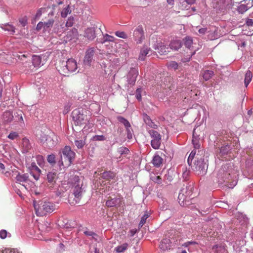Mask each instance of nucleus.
Instances as JSON below:
<instances>
[{"label":"nucleus","mask_w":253,"mask_h":253,"mask_svg":"<svg viewBox=\"0 0 253 253\" xmlns=\"http://www.w3.org/2000/svg\"><path fill=\"white\" fill-rule=\"evenodd\" d=\"M121 199L115 197L114 198L108 199L106 202V206L109 208L114 207H119L121 204Z\"/></svg>","instance_id":"17"},{"label":"nucleus","mask_w":253,"mask_h":253,"mask_svg":"<svg viewBox=\"0 0 253 253\" xmlns=\"http://www.w3.org/2000/svg\"><path fill=\"white\" fill-rule=\"evenodd\" d=\"M57 175L56 173L54 172H49L47 174V179L48 183L50 184L53 185L55 182V179L56 178Z\"/></svg>","instance_id":"33"},{"label":"nucleus","mask_w":253,"mask_h":253,"mask_svg":"<svg viewBox=\"0 0 253 253\" xmlns=\"http://www.w3.org/2000/svg\"><path fill=\"white\" fill-rule=\"evenodd\" d=\"M66 250L65 245L63 243H60L56 248L57 253H62Z\"/></svg>","instance_id":"51"},{"label":"nucleus","mask_w":253,"mask_h":253,"mask_svg":"<svg viewBox=\"0 0 253 253\" xmlns=\"http://www.w3.org/2000/svg\"><path fill=\"white\" fill-rule=\"evenodd\" d=\"M196 154V151L194 150L192 151V152L190 153L188 159H187V162L189 165V166H191L192 165V160Z\"/></svg>","instance_id":"53"},{"label":"nucleus","mask_w":253,"mask_h":253,"mask_svg":"<svg viewBox=\"0 0 253 253\" xmlns=\"http://www.w3.org/2000/svg\"><path fill=\"white\" fill-rule=\"evenodd\" d=\"M34 207L37 216H42L55 210V205L49 202H41L40 204L34 202Z\"/></svg>","instance_id":"2"},{"label":"nucleus","mask_w":253,"mask_h":253,"mask_svg":"<svg viewBox=\"0 0 253 253\" xmlns=\"http://www.w3.org/2000/svg\"><path fill=\"white\" fill-rule=\"evenodd\" d=\"M193 187L191 186L183 188L180 190L179 193L178 200L179 204L181 206H185L188 205L190 200L193 198L191 197L192 194Z\"/></svg>","instance_id":"4"},{"label":"nucleus","mask_w":253,"mask_h":253,"mask_svg":"<svg viewBox=\"0 0 253 253\" xmlns=\"http://www.w3.org/2000/svg\"><path fill=\"white\" fill-rule=\"evenodd\" d=\"M233 165L231 162L226 163L223 164L221 168L218 170L216 177L217 182L219 184L225 183V186L233 188L237 184L234 173V170L232 169Z\"/></svg>","instance_id":"1"},{"label":"nucleus","mask_w":253,"mask_h":253,"mask_svg":"<svg viewBox=\"0 0 253 253\" xmlns=\"http://www.w3.org/2000/svg\"><path fill=\"white\" fill-rule=\"evenodd\" d=\"M95 50L94 48H89L85 51L84 59V63L85 66L90 67L93 60Z\"/></svg>","instance_id":"11"},{"label":"nucleus","mask_w":253,"mask_h":253,"mask_svg":"<svg viewBox=\"0 0 253 253\" xmlns=\"http://www.w3.org/2000/svg\"><path fill=\"white\" fill-rule=\"evenodd\" d=\"M103 37L100 42L102 43H104L106 42H114L115 40V38L112 36L109 35L108 34L103 35Z\"/></svg>","instance_id":"37"},{"label":"nucleus","mask_w":253,"mask_h":253,"mask_svg":"<svg viewBox=\"0 0 253 253\" xmlns=\"http://www.w3.org/2000/svg\"><path fill=\"white\" fill-rule=\"evenodd\" d=\"M252 73L250 70H248L245 74V77L244 80L245 85L246 87L248 86L252 80Z\"/></svg>","instance_id":"34"},{"label":"nucleus","mask_w":253,"mask_h":253,"mask_svg":"<svg viewBox=\"0 0 253 253\" xmlns=\"http://www.w3.org/2000/svg\"><path fill=\"white\" fill-rule=\"evenodd\" d=\"M229 1L230 0H212V3L214 8L222 10L229 4Z\"/></svg>","instance_id":"15"},{"label":"nucleus","mask_w":253,"mask_h":253,"mask_svg":"<svg viewBox=\"0 0 253 253\" xmlns=\"http://www.w3.org/2000/svg\"><path fill=\"white\" fill-rule=\"evenodd\" d=\"M40 173L38 172H35L33 171H30V174L33 176L34 179L36 180H38L39 179Z\"/></svg>","instance_id":"64"},{"label":"nucleus","mask_w":253,"mask_h":253,"mask_svg":"<svg viewBox=\"0 0 253 253\" xmlns=\"http://www.w3.org/2000/svg\"><path fill=\"white\" fill-rule=\"evenodd\" d=\"M85 37L92 41L95 38V30L92 28H87L85 32Z\"/></svg>","instance_id":"26"},{"label":"nucleus","mask_w":253,"mask_h":253,"mask_svg":"<svg viewBox=\"0 0 253 253\" xmlns=\"http://www.w3.org/2000/svg\"><path fill=\"white\" fill-rule=\"evenodd\" d=\"M115 35L119 38L126 39L127 38V35L123 31H116Z\"/></svg>","instance_id":"55"},{"label":"nucleus","mask_w":253,"mask_h":253,"mask_svg":"<svg viewBox=\"0 0 253 253\" xmlns=\"http://www.w3.org/2000/svg\"><path fill=\"white\" fill-rule=\"evenodd\" d=\"M138 75V69L136 68H131L127 75V81L128 84H134Z\"/></svg>","instance_id":"16"},{"label":"nucleus","mask_w":253,"mask_h":253,"mask_svg":"<svg viewBox=\"0 0 253 253\" xmlns=\"http://www.w3.org/2000/svg\"><path fill=\"white\" fill-rule=\"evenodd\" d=\"M79 34L77 29L73 28L68 32L66 36L64 37V41L67 42H75L78 40Z\"/></svg>","instance_id":"13"},{"label":"nucleus","mask_w":253,"mask_h":253,"mask_svg":"<svg viewBox=\"0 0 253 253\" xmlns=\"http://www.w3.org/2000/svg\"><path fill=\"white\" fill-rule=\"evenodd\" d=\"M199 137L196 134L195 129H194L193 132V139L192 143L195 149H199L200 147V144L199 141Z\"/></svg>","instance_id":"31"},{"label":"nucleus","mask_w":253,"mask_h":253,"mask_svg":"<svg viewBox=\"0 0 253 253\" xmlns=\"http://www.w3.org/2000/svg\"><path fill=\"white\" fill-rule=\"evenodd\" d=\"M83 110L80 109H75L72 112V117L75 124L81 125L86 124L87 119L83 112Z\"/></svg>","instance_id":"8"},{"label":"nucleus","mask_w":253,"mask_h":253,"mask_svg":"<svg viewBox=\"0 0 253 253\" xmlns=\"http://www.w3.org/2000/svg\"><path fill=\"white\" fill-rule=\"evenodd\" d=\"M75 144L76 147L78 149L82 148L84 146V145L85 142L84 141L81 140H76L75 141Z\"/></svg>","instance_id":"58"},{"label":"nucleus","mask_w":253,"mask_h":253,"mask_svg":"<svg viewBox=\"0 0 253 253\" xmlns=\"http://www.w3.org/2000/svg\"><path fill=\"white\" fill-rule=\"evenodd\" d=\"M75 20L73 17L70 16L68 18V20L66 23V27H71L74 24Z\"/></svg>","instance_id":"50"},{"label":"nucleus","mask_w":253,"mask_h":253,"mask_svg":"<svg viewBox=\"0 0 253 253\" xmlns=\"http://www.w3.org/2000/svg\"><path fill=\"white\" fill-rule=\"evenodd\" d=\"M150 51V48L144 46L140 50V54L139 55V59L141 60H144L145 57L149 54Z\"/></svg>","instance_id":"30"},{"label":"nucleus","mask_w":253,"mask_h":253,"mask_svg":"<svg viewBox=\"0 0 253 253\" xmlns=\"http://www.w3.org/2000/svg\"><path fill=\"white\" fill-rule=\"evenodd\" d=\"M118 152L121 155H123L127 154L129 151L126 147H121L118 149Z\"/></svg>","instance_id":"49"},{"label":"nucleus","mask_w":253,"mask_h":253,"mask_svg":"<svg viewBox=\"0 0 253 253\" xmlns=\"http://www.w3.org/2000/svg\"><path fill=\"white\" fill-rule=\"evenodd\" d=\"M116 176V174L111 171H104L102 173V178L109 180L114 179Z\"/></svg>","instance_id":"29"},{"label":"nucleus","mask_w":253,"mask_h":253,"mask_svg":"<svg viewBox=\"0 0 253 253\" xmlns=\"http://www.w3.org/2000/svg\"><path fill=\"white\" fill-rule=\"evenodd\" d=\"M230 150V147L229 145H226L221 147L220 148L219 155L223 156L227 155Z\"/></svg>","instance_id":"36"},{"label":"nucleus","mask_w":253,"mask_h":253,"mask_svg":"<svg viewBox=\"0 0 253 253\" xmlns=\"http://www.w3.org/2000/svg\"><path fill=\"white\" fill-rule=\"evenodd\" d=\"M148 132L152 138L151 141L152 147L155 150L159 149L162 142L161 134L158 131L153 129L149 130Z\"/></svg>","instance_id":"7"},{"label":"nucleus","mask_w":253,"mask_h":253,"mask_svg":"<svg viewBox=\"0 0 253 253\" xmlns=\"http://www.w3.org/2000/svg\"><path fill=\"white\" fill-rule=\"evenodd\" d=\"M18 136L19 135L17 132L12 131L9 134L7 137L11 140H14L17 139Z\"/></svg>","instance_id":"56"},{"label":"nucleus","mask_w":253,"mask_h":253,"mask_svg":"<svg viewBox=\"0 0 253 253\" xmlns=\"http://www.w3.org/2000/svg\"><path fill=\"white\" fill-rule=\"evenodd\" d=\"M16 180L17 182L19 183L27 182L29 181V175L27 173L20 174L18 173L16 176Z\"/></svg>","instance_id":"24"},{"label":"nucleus","mask_w":253,"mask_h":253,"mask_svg":"<svg viewBox=\"0 0 253 253\" xmlns=\"http://www.w3.org/2000/svg\"><path fill=\"white\" fill-rule=\"evenodd\" d=\"M207 162V160L201 158L195 163L194 169L198 175H204L207 173L208 167Z\"/></svg>","instance_id":"6"},{"label":"nucleus","mask_w":253,"mask_h":253,"mask_svg":"<svg viewBox=\"0 0 253 253\" xmlns=\"http://www.w3.org/2000/svg\"><path fill=\"white\" fill-rule=\"evenodd\" d=\"M82 186V183L78 184L76 186H75V188L74 190V195L75 198L77 199V200H80L82 196V194L83 191Z\"/></svg>","instance_id":"20"},{"label":"nucleus","mask_w":253,"mask_h":253,"mask_svg":"<svg viewBox=\"0 0 253 253\" xmlns=\"http://www.w3.org/2000/svg\"><path fill=\"white\" fill-rule=\"evenodd\" d=\"M126 131L127 132V138L128 139H131L132 138V130L131 127L126 128Z\"/></svg>","instance_id":"62"},{"label":"nucleus","mask_w":253,"mask_h":253,"mask_svg":"<svg viewBox=\"0 0 253 253\" xmlns=\"http://www.w3.org/2000/svg\"><path fill=\"white\" fill-rule=\"evenodd\" d=\"M184 42L185 46L187 48L190 49L193 44V40L192 38L189 37H186L184 38Z\"/></svg>","instance_id":"40"},{"label":"nucleus","mask_w":253,"mask_h":253,"mask_svg":"<svg viewBox=\"0 0 253 253\" xmlns=\"http://www.w3.org/2000/svg\"><path fill=\"white\" fill-rule=\"evenodd\" d=\"M117 120L120 123L124 125V126L126 127V129L128 127H130L131 125L129 122L125 118L121 116H118L117 117Z\"/></svg>","instance_id":"35"},{"label":"nucleus","mask_w":253,"mask_h":253,"mask_svg":"<svg viewBox=\"0 0 253 253\" xmlns=\"http://www.w3.org/2000/svg\"><path fill=\"white\" fill-rule=\"evenodd\" d=\"M253 6V0H244L242 1L238 6L237 11L239 13L243 14Z\"/></svg>","instance_id":"12"},{"label":"nucleus","mask_w":253,"mask_h":253,"mask_svg":"<svg viewBox=\"0 0 253 253\" xmlns=\"http://www.w3.org/2000/svg\"><path fill=\"white\" fill-rule=\"evenodd\" d=\"M141 92H142L141 88H138L136 90L135 97L139 101L141 100Z\"/></svg>","instance_id":"60"},{"label":"nucleus","mask_w":253,"mask_h":253,"mask_svg":"<svg viewBox=\"0 0 253 253\" xmlns=\"http://www.w3.org/2000/svg\"><path fill=\"white\" fill-rule=\"evenodd\" d=\"M170 247V242L169 239H164L161 241L160 248L161 250L165 251L169 249Z\"/></svg>","instance_id":"25"},{"label":"nucleus","mask_w":253,"mask_h":253,"mask_svg":"<svg viewBox=\"0 0 253 253\" xmlns=\"http://www.w3.org/2000/svg\"><path fill=\"white\" fill-rule=\"evenodd\" d=\"M0 27L5 31H7L10 35H13L15 33V27L8 23L1 24Z\"/></svg>","instance_id":"22"},{"label":"nucleus","mask_w":253,"mask_h":253,"mask_svg":"<svg viewBox=\"0 0 253 253\" xmlns=\"http://www.w3.org/2000/svg\"><path fill=\"white\" fill-rule=\"evenodd\" d=\"M212 250L214 253H224L226 250L224 245L220 244L213 246Z\"/></svg>","instance_id":"28"},{"label":"nucleus","mask_w":253,"mask_h":253,"mask_svg":"<svg viewBox=\"0 0 253 253\" xmlns=\"http://www.w3.org/2000/svg\"><path fill=\"white\" fill-rule=\"evenodd\" d=\"M150 214L146 212L141 217V220L139 224V227H142L143 225L146 223V219L149 217Z\"/></svg>","instance_id":"43"},{"label":"nucleus","mask_w":253,"mask_h":253,"mask_svg":"<svg viewBox=\"0 0 253 253\" xmlns=\"http://www.w3.org/2000/svg\"><path fill=\"white\" fill-rule=\"evenodd\" d=\"M45 56L43 55L32 56V64L34 67L39 68L43 65L45 63Z\"/></svg>","instance_id":"14"},{"label":"nucleus","mask_w":253,"mask_h":253,"mask_svg":"<svg viewBox=\"0 0 253 253\" xmlns=\"http://www.w3.org/2000/svg\"><path fill=\"white\" fill-rule=\"evenodd\" d=\"M31 171L41 173V169L37 166L35 163H32L31 165Z\"/></svg>","instance_id":"59"},{"label":"nucleus","mask_w":253,"mask_h":253,"mask_svg":"<svg viewBox=\"0 0 253 253\" xmlns=\"http://www.w3.org/2000/svg\"><path fill=\"white\" fill-rule=\"evenodd\" d=\"M143 118L145 124L150 126L151 128L156 129L157 128V125H156L151 119L150 117L146 114L143 115Z\"/></svg>","instance_id":"21"},{"label":"nucleus","mask_w":253,"mask_h":253,"mask_svg":"<svg viewBox=\"0 0 253 253\" xmlns=\"http://www.w3.org/2000/svg\"><path fill=\"white\" fill-rule=\"evenodd\" d=\"M22 146L26 151H28L31 148L29 140L27 138H23L22 140Z\"/></svg>","instance_id":"46"},{"label":"nucleus","mask_w":253,"mask_h":253,"mask_svg":"<svg viewBox=\"0 0 253 253\" xmlns=\"http://www.w3.org/2000/svg\"><path fill=\"white\" fill-rule=\"evenodd\" d=\"M22 113H23L21 111H19L14 114L16 121L23 122Z\"/></svg>","instance_id":"52"},{"label":"nucleus","mask_w":253,"mask_h":253,"mask_svg":"<svg viewBox=\"0 0 253 253\" xmlns=\"http://www.w3.org/2000/svg\"><path fill=\"white\" fill-rule=\"evenodd\" d=\"M163 162V158L157 153H156L152 159V163L154 167L159 168L161 166Z\"/></svg>","instance_id":"19"},{"label":"nucleus","mask_w":253,"mask_h":253,"mask_svg":"<svg viewBox=\"0 0 253 253\" xmlns=\"http://www.w3.org/2000/svg\"><path fill=\"white\" fill-rule=\"evenodd\" d=\"M66 29L64 26V23H56L54 28V31L57 34L61 35L66 31Z\"/></svg>","instance_id":"23"},{"label":"nucleus","mask_w":253,"mask_h":253,"mask_svg":"<svg viewBox=\"0 0 253 253\" xmlns=\"http://www.w3.org/2000/svg\"><path fill=\"white\" fill-rule=\"evenodd\" d=\"M128 247V244L127 243H124L120 246H117L115 248V251L117 253H122L124 251H125Z\"/></svg>","instance_id":"42"},{"label":"nucleus","mask_w":253,"mask_h":253,"mask_svg":"<svg viewBox=\"0 0 253 253\" xmlns=\"http://www.w3.org/2000/svg\"><path fill=\"white\" fill-rule=\"evenodd\" d=\"M167 66L169 68V69H173L174 70H176L178 69V64L177 62L175 61H170L169 62H168L167 63Z\"/></svg>","instance_id":"48"},{"label":"nucleus","mask_w":253,"mask_h":253,"mask_svg":"<svg viewBox=\"0 0 253 253\" xmlns=\"http://www.w3.org/2000/svg\"><path fill=\"white\" fill-rule=\"evenodd\" d=\"M69 182H71L74 186H76L78 184H83V182L81 181V179L78 176H75L73 178L70 179Z\"/></svg>","instance_id":"44"},{"label":"nucleus","mask_w":253,"mask_h":253,"mask_svg":"<svg viewBox=\"0 0 253 253\" xmlns=\"http://www.w3.org/2000/svg\"><path fill=\"white\" fill-rule=\"evenodd\" d=\"M3 120L5 122H11L14 118L12 113L10 111H5L3 114Z\"/></svg>","instance_id":"32"},{"label":"nucleus","mask_w":253,"mask_h":253,"mask_svg":"<svg viewBox=\"0 0 253 253\" xmlns=\"http://www.w3.org/2000/svg\"><path fill=\"white\" fill-rule=\"evenodd\" d=\"M181 42L179 40H174L171 42L169 46L170 49L177 50L181 47Z\"/></svg>","instance_id":"27"},{"label":"nucleus","mask_w":253,"mask_h":253,"mask_svg":"<svg viewBox=\"0 0 253 253\" xmlns=\"http://www.w3.org/2000/svg\"><path fill=\"white\" fill-rule=\"evenodd\" d=\"M84 234L86 236L91 237V238L94 239L95 241H97L98 239L97 235L93 232L90 231H84Z\"/></svg>","instance_id":"47"},{"label":"nucleus","mask_w":253,"mask_h":253,"mask_svg":"<svg viewBox=\"0 0 253 253\" xmlns=\"http://www.w3.org/2000/svg\"><path fill=\"white\" fill-rule=\"evenodd\" d=\"M151 180L155 183L161 184L162 183V178L160 176L157 175L155 174H150Z\"/></svg>","instance_id":"41"},{"label":"nucleus","mask_w":253,"mask_h":253,"mask_svg":"<svg viewBox=\"0 0 253 253\" xmlns=\"http://www.w3.org/2000/svg\"><path fill=\"white\" fill-rule=\"evenodd\" d=\"M214 73L211 70H206L203 74V78L205 81H208L213 76Z\"/></svg>","instance_id":"38"},{"label":"nucleus","mask_w":253,"mask_h":253,"mask_svg":"<svg viewBox=\"0 0 253 253\" xmlns=\"http://www.w3.org/2000/svg\"><path fill=\"white\" fill-rule=\"evenodd\" d=\"M134 40L137 44H140L145 39L144 31L142 25H138L133 33Z\"/></svg>","instance_id":"10"},{"label":"nucleus","mask_w":253,"mask_h":253,"mask_svg":"<svg viewBox=\"0 0 253 253\" xmlns=\"http://www.w3.org/2000/svg\"><path fill=\"white\" fill-rule=\"evenodd\" d=\"M42 145L47 149H51L55 147L58 142L57 136L53 132L49 134H42L39 138Z\"/></svg>","instance_id":"3"},{"label":"nucleus","mask_w":253,"mask_h":253,"mask_svg":"<svg viewBox=\"0 0 253 253\" xmlns=\"http://www.w3.org/2000/svg\"><path fill=\"white\" fill-rule=\"evenodd\" d=\"M93 140L95 141H104L105 140V137L103 135H96L93 137Z\"/></svg>","instance_id":"61"},{"label":"nucleus","mask_w":253,"mask_h":253,"mask_svg":"<svg viewBox=\"0 0 253 253\" xmlns=\"http://www.w3.org/2000/svg\"><path fill=\"white\" fill-rule=\"evenodd\" d=\"M75 153L71 150L70 147L66 146L62 149L61 151V159L62 165H64V162L66 167L70 166L75 158Z\"/></svg>","instance_id":"5"},{"label":"nucleus","mask_w":253,"mask_h":253,"mask_svg":"<svg viewBox=\"0 0 253 253\" xmlns=\"http://www.w3.org/2000/svg\"><path fill=\"white\" fill-rule=\"evenodd\" d=\"M54 22L53 19H49L47 22L43 23V29L44 30H46L52 26Z\"/></svg>","instance_id":"45"},{"label":"nucleus","mask_w":253,"mask_h":253,"mask_svg":"<svg viewBox=\"0 0 253 253\" xmlns=\"http://www.w3.org/2000/svg\"><path fill=\"white\" fill-rule=\"evenodd\" d=\"M48 162L51 164H54L55 163V157L53 154L48 155L47 158Z\"/></svg>","instance_id":"57"},{"label":"nucleus","mask_w":253,"mask_h":253,"mask_svg":"<svg viewBox=\"0 0 253 253\" xmlns=\"http://www.w3.org/2000/svg\"><path fill=\"white\" fill-rule=\"evenodd\" d=\"M7 235V232L4 229L1 230L0 231V238L1 239H4L6 238Z\"/></svg>","instance_id":"63"},{"label":"nucleus","mask_w":253,"mask_h":253,"mask_svg":"<svg viewBox=\"0 0 253 253\" xmlns=\"http://www.w3.org/2000/svg\"><path fill=\"white\" fill-rule=\"evenodd\" d=\"M36 160H37V162L38 164V165L40 166H42L44 164V159L43 158V157L42 156V155H37L36 156Z\"/></svg>","instance_id":"54"},{"label":"nucleus","mask_w":253,"mask_h":253,"mask_svg":"<svg viewBox=\"0 0 253 253\" xmlns=\"http://www.w3.org/2000/svg\"><path fill=\"white\" fill-rule=\"evenodd\" d=\"M71 13V10L70 6L68 5L63 9L61 12V16L63 18H66L67 15Z\"/></svg>","instance_id":"39"},{"label":"nucleus","mask_w":253,"mask_h":253,"mask_svg":"<svg viewBox=\"0 0 253 253\" xmlns=\"http://www.w3.org/2000/svg\"><path fill=\"white\" fill-rule=\"evenodd\" d=\"M63 71L65 73H72L77 69L76 61L72 58L69 59L65 62L63 61L61 63Z\"/></svg>","instance_id":"9"},{"label":"nucleus","mask_w":253,"mask_h":253,"mask_svg":"<svg viewBox=\"0 0 253 253\" xmlns=\"http://www.w3.org/2000/svg\"><path fill=\"white\" fill-rule=\"evenodd\" d=\"M153 48L156 50H158V52L161 54H166L169 52V48L166 45H163L162 42L154 44Z\"/></svg>","instance_id":"18"}]
</instances>
